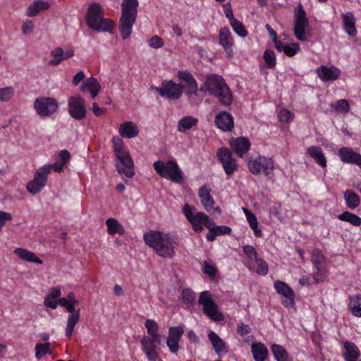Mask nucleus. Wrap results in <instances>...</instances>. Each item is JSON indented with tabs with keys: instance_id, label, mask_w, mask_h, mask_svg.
Here are the masks:
<instances>
[{
	"instance_id": "4",
	"label": "nucleus",
	"mask_w": 361,
	"mask_h": 361,
	"mask_svg": "<svg viewBox=\"0 0 361 361\" xmlns=\"http://www.w3.org/2000/svg\"><path fill=\"white\" fill-rule=\"evenodd\" d=\"M121 16L119 19L118 29L123 39H128L131 33L133 25L137 16V0H123L121 3Z\"/></svg>"
},
{
	"instance_id": "35",
	"label": "nucleus",
	"mask_w": 361,
	"mask_h": 361,
	"mask_svg": "<svg viewBox=\"0 0 361 361\" xmlns=\"http://www.w3.org/2000/svg\"><path fill=\"white\" fill-rule=\"evenodd\" d=\"M231 232V228L226 226H216L214 228H210V232L207 234V240L208 241H213L216 236L228 234Z\"/></svg>"
},
{
	"instance_id": "23",
	"label": "nucleus",
	"mask_w": 361,
	"mask_h": 361,
	"mask_svg": "<svg viewBox=\"0 0 361 361\" xmlns=\"http://www.w3.org/2000/svg\"><path fill=\"white\" fill-rule=\"evenodd\" d=\"M341 18L343 21V27L345 32L350 37H355L357 33V29L355 27V17L354 13L352 12H347L341 14Z\"/></svg>"
},
{
	"instance_id": "21",
	"label": "nucleus",
	"mask_w": 361,
	"mask_h": 361,
	"mask_svg": "<svg viewBox=\"0 0 361 361\" xmlns=\"http://www.w3.org/2000/svg\"><path fill=\"white\" fill-rule=\"evenodd\" d=\"M216 127L223 131H230L233 128V118L232 116L226 111L219 113L215 117Z\"/></svg>"
},
{
	"instance_id": "37",
	"label": "nucleus",
	"mask_w": 361,
	"mask_h": 361,
	"mask_svg": "<svg viewBox=\"0 0 361 361\" xmlns=\"http://www.w3.org/2000/svg\"><path fill=\"white\" fill-rule=\"evenodd\" d=\"M106 224L108 232L110 235H114L116 233L123 234L125 233L123 226L116 219H108Z\"/></svg>"
},
{
	"instance_id": "36",
	"label": "nucleus",
	"mask_w": 361,
	"mask_h": 361,
	"mask_svg": "<svg viewBox=\"0 0 361 361\" xmlns=\"http://www.w3.org/2000/svg\"><path fill=\"white\" fill-rule=\"evenodd\" d=\"M14 252L21 259L27 262H35L37 264H42V261L37 257L33 252H30L23 248H16Z\"/></svg>"
},
{
	"instance_id": "63",
	"label": "nucleus",
	"mask_w": 361,
	"mask_h": 361,
	"mask_svg": "<svg viewBox=\"0 0 361 361\" xmlns=\"http://www.w3.org/2000/svg\"><path fill=\"white\" fill-rule=\"evenodd\" d=\"M203 271L209 276H214L216 274V269L214 266L207 264V262H204Z\"/></svg>"
},
{
	"instance_id": "8",
	"label": "nucleus",
	"mask_w": 361,
	"mask_h": 361,
	"mask_svg": "<svg viewBox=\"0 0 361 361\" xmlns=\"http://www.w3.org/2000/svg\"><path fill=\"white\" fill-rule=\"evenodd\" d=\"M198 303L203 306V312L211 319L221 322L224 319V315L218 311L217 305L213 300L212 294L209 291H203L200 293Z\"/></svg>"
},
{
	"instance_id": "39",
	"label": "nucleus",
	"mask_w": 361,
	"mask_h": 361,
	"mask_svg": "<svg viewBox=\"0 0 361 361\" xmlns=\"http://www.w3.org/2000/svg\"><path fill=\"white\" fill-rule=\"evenodd\" d=\"M245 213L246 214V217L247 219V221L250 224V226L253 230L255 233V235L256 237H261L262 233L261 230L258 228V222L257 217L255 216L254 214L250 212L249 210L244 209Z\"/></svg>"
},
{
	"instance_id": "17",
	"label": "nucleus",
	"mask_w": 361,
	"mask_h": 361,
	"mask_svg": "<svg viewBox=\"0 0 361 361\" xmlns=\"http://www.w3.org/2000/svg\"><path fill=\"white\" fill-rule=\"evenodd\" d=\"M317 77L323 82L334 81L341 75V70L334 66L322 65L315 71Z\"/></svg>"
},
{
	"instance_id": "54",
	"label": "nucleus",
	"mask_w": 361,
	"mask_h": 361,
	"mask_svg": "<svg viewBox=\"0 0 361 361\" xmlns=\"http://www.w3.org/2000/svg\"><path fill=\"white\" fill-rule=\"evenodd\" d=\"M300 51V44L298 43L294 42L289 44H286V48L283 53L289 57L294 56L298 51Z\"/></svg>"
},
{
	"instance_id": "52",
	"label": "nucleus",
	"mask_w": 361,
	"mask_h": 361,
	"mask_svg": "<svg viewBox=\"0 0 361 361\" xmlns=\"http://www.w3.org/2000/svg\"><path fill=\"white\" fill-rule=\"evenodd\" d=\"M351 312L355 317H361V298L356 297L354 300H351Z\"/></svg>"
},
{
	"instance_id": "12",
	"label": "nucleus",
	"mask_w": 361,
	"mask_h": 361,
	"mask_svg": "<svg viewBox=\"0 0 361 361\" xmlns=\"http://www.w3.org/2000/svg\"><path fill=\"white\" fill-rule=\"evenodd\" d=\"M68 113L70 116L78 121L85 118L87 110L85 102L80 96L71 97L68 102Z\"/></svg>"
},
{
	"instance_id": "61",
	"label": "nucleus",
	"mask_w": 361,
	"mask_h": 361,
	"mask_svg": "<svg viewBox=\"0 0 361 361\" xmlns=\"http://www.w3.org/2000/svg\"><path fill=\"white\" fill-rule=\"evenodd\" d=\"M12 219V216L10 213L0 211V231L2 229V227L5 225L6 221H11Z\"/></svg>"
},
{
	"instance_id": "34",
	"label": "nucleus",
	"mask_w": 361,
	"mask_h": 361,
	"mask_svg": "<svg viewBox=\"0 0 361 361\" xmlns=\"http://www.w3.org/2000/svg\"><path fill=\"white\" fill-rule=\"evenodd\" d=\"M345 204L349 209H354L360 204V197L353 191L347 190L344 192Z\"/></svg>"
},
{
	"instance_id": "51",
	"label": "nucleus",
	"mask_w": 361,
	"mask_h": 361,
	"mask_svg": "<svg viewBox=\"0 0 361 361\" xmlns=\"http://www.w3.org/2000/svg\"><path fill=\"white\" fill-rule=\"evenodd\" d=\"M340 158H361V155L354 152L351 148L343 147L338 150Z\"/></svg>"
},
{
	"instance_id": "38",
	"label": "nucleus",
	"mask_w": 361,
	"mask_h": 361,
	"mask_svg": "<svg viewBox=\"0 0 361 361\" xmlns=\"http://www.w3.org/2000/svg\"><path fill=\"white\" fill-rule=\"evenodd\" d=\"M271 348L276 361H290L288 354L282 345L273 344Z\"/></svg>"
},
{
	"instance_id": "32",
	"label": "nucleus",
	"mask_w": 361,
	"mask_h": 361,
	"mask_svg": "<svg viewBox=\"0 0 361 361\" xmlns=\"http://www.w3.org/2000/svg\"><path fill=\"white\" fill-rule=\"evenodd\" d=\"M248 267L250 270L262 276H265L268 273V264L262 258L257 257L255 259V262H251Z\"/></svg>"
},
{
	"instance_id": "45",
	"label": "nucleus",
	"mask_w": 361,
	"mask_h": 361,
	"mask_svg": "<svg viewBox=\"0 0 361 361\" xmlns=\"http://www.w3.org/2000/svg\"><path fill=\"white\" fill-rule=\"evenodd\" d=\"M230 25L232 27L233 31L240 37H245L247 35L248 32L245 29V27L240 20L237 19L233 20V22H231Z\"/></svg>"
},
{
	"instance_id": "48",
	"label": "nucleus",
	"mask_w": 361,
	"mask_h": 361,
	"mask_svg": "<svg viewBox=\"0 0 361 361\" xmlns=\"http://www.w3.org/2000/svg\"><path fill=\"white\" fill-rule=\"evenodd\" d=\"M182 298L185 304L192 306L195 302V293L190 288H185L182 290Z\"/></svg>"
},
{
	"instance_id": "56",
	"label": "nucleus",
	"mask_w": 361,
	"mask_h": 361,
	"mask_svg": "<svg viewBox=\"0 0 361 361\" xmlns=\"http://www.w3.org/2000/svg\"><path fill=\"white\" fill-rule=\"evenodd\" d=\"M307 153L312 158H325L321 147L318 146H311L307 149Z\"/></svg>"
},
{
	"instance_id": "57",
	"label": "nucleus",
	"mask_w": 361,
	"mask_h": 361,
	"mask_svg": "<svg viewBox=\"0 0 361 361\" xmlns=\"http://www.w3.org/2000/svg\"><path fill=\"white\" fill-rule=\"evenodd\" d=\"M179 342L176 339L168 337L166 345L171 353L176 354L179 350Z\"/></svg>"
},
{
	"instance_id": "15",
	"label": "nucleus",
	"mask_w": 361,
	"mask_h": 361,
	"mask_svg": "<svg viewBox=\"0 0 361 361\" xmlns=\"http://www.w3.org/2000/svg\"><path fill=\"white\" fill-rule=\"evenodd\" d=\"M312 261L314 267L317 269V272L314 274L313 278L316 283L323 281L325 270L324 264L326 259L322 251L319 249H314L312 252Z\"/></svg>"
},
{
	"instance_id": "11",
	"label": "nucleus",
	"mask_w": 361,
	"mask_h": 361,
	"mask_svg": "<svg viewBox=\"0 0 361 361\" xmlns=\"http://www.w3.org/2000/svg\"><path fill=\"white\" fill-rule=\"evenodd\" d=\"M182 210L187 220L191 224L193 230L196 232L202 231L204 220H208V216L202 212L194 214L193 211L196 210L195 207H191L188 204H184Z\"/></svg>"
},
{
	"instance_id": "42",
	"label": "nucleus",
	"mask_w": 361,
	"mask_h": 361,
	"mask_svg": "<svg viewBox=\"0 0 361 361\" xmlns=\"http://www.w3.org/2000/svg\"><path fill=\"white\" fill-rule=\"evenodd\" d=\"M51 343L46 342L45 343H38L35 345V357L37 359H40L43 355L47 354L51 355V351L50 350Z\"/></svg>"
},
{
	"instance_id": "47",
	"label": "nucleus",
	"mask_w": 361,
	"mask_h": 361,
	"mask_svg": "<svg viewBox=\"0 0 361 361\" xmlns=\"http://www.w3.org/2000/svg\"><path fill=\"white\" fill-rule=\"evenodd\" d=\"M15 93L13 87H6L0 88V102H8L13 97Z\"/></svg>"
},
{
	"instance_id": "30",
	"label": "nucleus",
	"mask_w": 361,
	"mask_h": 361,
	"mask_svg": "<svg viewBox=\"0 0 361 361\" xmlns=\"http://www.w3.org/2000/svg\"><path fill=\"white\" fill-rule=\"evenodd\" d=\"M198 119L192 116H186L179 120L177 129L178 131L184 133L188 130L191 129L193 126H197Z\"/></svg>"
},
{
	"instance_id": "53",
	"label": "nucleus",
	"mask_w": 361,
	"mask_h": 361,
	"mask_svg": "<svg viewBox=\"0 0 361 361\" xmlns=\"http://www.w3.org/2000/svg\"><path fill=\"white\" fill-rule=\"evenodd\" d=\"M334 107L337 111L342 113H347L350 110L349 102L345 99L336 101Z\"/></svg>"
},
{
	"instance_id": "5",
	"label": "nucleus",
	"mask_w": 361,
	"mask_h": 361,
	"mask_svg": "<svg viewBox=\"0 0 361 361\" xmlns=\"http://www.w3.org/2000/svg\"><path fill=\"white\" fill-rule=\"evenodd\" d=\"M68 161L69 159H59L54 164L40 167L35 172L33 179L27 183L26 185L27 191L32 195L39 193L45 187L47 182V176L51 170L56 172H61L63 168L66 166Z\"/></svg>"
},
{
	"instance_id": "1",
	"label": "nucleus",
	"mask_w": 361,
	"mask_h": 361,
	"mask_svg": "<svg viewBox=\"0 0 361 361\" xmlns=\"http://www.w3.org/2000/svg\"><path fill=\"white\" fill-rule=\"evenodd\" d=\"M145 243L154 248L158 255L163 257H172L174 255V245H178L176 234L162 233L157 231H150L144 235Z\"/></svg>"
},
{
	"instance_id": "13",
	"label": "nucleus",
	"mask_w": 361,
	"mask_h": 361,
	"mask_svg": "<svg viewBox=\"0 0 361 361\" xmlns=\"http://www.w3.org/2000/svg\"><path fill=\"white\" fill-rule=\"evenodd\" d=\"M140 343L142 350L145 353L147 358L151 361H156L158 358L156 348L158 345L161 344V338L144 336Z\"/></svg>"
},
{
	"instance_id": "62",
	"label": "nucleus",
	"mask_w": 361,
	"mask_h": 361,
	"mask_svg": "<svg viewBox=\"0 0 361 361\" xmlns=\"http://www.w3.org/2000/svg\"><path fill=\"white\" fill-rule=\"evenodd\" d=\"M217 158H231V152L226 147H222L218 149L216 154Z\"/></svg>"
},
{
	"instance_id": "25",
	"label": "nucleus",
	"mask_w": 361,
	"mask_h": 361,
	"mask_svg": "<svg viewBox=\"0 0 361 361\" xmlns=\"http://www.w3.org/2000/svg\"><path fill=\"white\" fill-rule=\"evenodd\" d=\"M119 134L124 138H133L138 135L137 126L132 121H125L120 125Z\"/></svg>"
},
{
	"instance_id": "58",
	"label": "nucleus",
	"mask_w": 361,
	"mask_h": 361,
	"mask_svg": "<svg viewBox=\"0 0 361 361\" xmlns=\"http://www.w3.org/2000/svg\"><path fill=\"white\" fill-rule=\"evenodd\" d=\"M293 116V114L286 109H281L279 113V118L283 123H288Z\"/></svg>"
},
{
	"instance_id": "20",
	"label": "nucleus",
	"mask_w": 361,
	"mask_h": 361,
	"mask_svg": "<svg viewBox=\"0 0 361 361\" xmlns=\"http://www.w3.org/2000/svg\"><path fill=\"white\" fill-rule=\"evenodd\" d=\"M231 149L239 157L246 153L250 148V142L245 137L233 138L230 140Z\"/></svg>"
},
{
	"instance_id": "18",
	"label": "nucleus",
	"mask_w": 361,
	"mask_h": 361,
	"mask_svg": "<svg viewBox=\"0 0 361 361\" xmlns=\"http://www.w3.org/2000/svg\"><path fill=\"white\" fill-rule=\"evenodd\" d=\"M66 309L70 313L67 319L66 335L70 338L73 335L75 325L79 322L80 310V309L76 310L73 303H70Z\"/></svg>"
},
{
	"instance_id": "33",
	"label": "nucleus",
	"mask_w": 361,
	"mask_h": 361,
	"mask_svg": "<svg viewBox=\"0 0 361 361\" xmlns=\"http://www.w3.org/2000/svg\"><path fill=\"white\" fill-rule=\"evenodd\" d=\"M345 353L344 357L346 361H356L360 357V351L357 347L351 342H345L344 344Z\"/></svg>"
},
{
	"instance_id": "49",
	"label": "nucleus",
	"mask_w": 361,
	"mask_h": 361,
	"mask_svg": "<svg viewBox=\"0 0 361 361\" xmlns=\"http://www.w3.org/2000/svg\"><path fill=\"white\" fill-rule=\"evenodd\" d=\"M227 175H231L237 169L236 159H220Z\"/></svg>"
},
{
	"instance_id": "60",
	"label": "nucleus",
	"mask_w": 361,
	"mask_h": 361,
	"mask_svg": "<svg viewBox=\"0 0 361 361\" xmlns=\"http://www.w3.org/2000/svg\"><path fill=\"white\" fill-rule=\"evenodd\" d=\"M243 251L251 260L252 259H255L257 257V252L256 250L251 245H245L243 247Z\"/></svg>"
},
{
	"instance_id": "19",
	"label": "nucleus",
	"mask_w": 361,
	"mask_h": 361,
	"mask_svg": "<svg viewBox=\"0 0 361 361\" xmlns=\"http://www.w3.org/2000/svg\"><path fill=\"white\" fill-rule=\"evenodd\" d=\"M274 288L278 293L286 298V300L282 301L285 306L288 307L294 304V292L285 282L276 281L274 283Z\"/></svg>"
},
{
	"instance_id": "6",
	"label": "nucleus",
	"mask_w": 361,
	"mask_h": 361,
	"mask_svg": "<svg viewBox=\"0 0 361 361\" xmlns=\"http://www.w3.org/2000/svg\"><path fill=\"white\" fill-rule=\"evenodd\" d=\"M155 171L163 178L176 183L183 180L182 172L176 161L169 159L166 162L161 160L154 163Z\"/></svg>"
},
{
	"instance_id": "29",
	"label": "nucleus",
	"mask_w": 361,
	"mask_h": 361,
	"mask_svg": "<svg viewBox=\"0 0 361 361\" xmlns=\"http://www.w3.org/2000/svg\"><path fill=\"white\" fill-rule=\"evenodd\" d=\"M251 350L255 361H266L268 357V350L262 343L252 344Z\"/></svg>"
},
{
	"instance_id": "43",
	"label": "nucleus",
	"mask_w": 361,
	"mask_h": 361,
	"mask_svg": "<svg viewBox=\"0 0 361 361\" xmlns=\"http://www.w3.org/2000/svg\"><path fill=\"white\" fill-rule=\"evenodd\" d=\"M145 326L147 330V333L150 336L154 337L155 338H161V335L158 334L159 327L155 321L152 319H147Z\"/></svg>"
},
{
	"instance_id": "2",
	"label": "nucleus",
	"mask_w": 361,
	"mask_h": 361,
	"mask_svg": "<svg viewBox=\"0 0 361 361\" xmlns=\"http://www.w3.org/2000/svg\"><path fill=\"white\" fill-rule=\"evenodd\" d=\"M104 16V9L99 3L90 4L86 17L87 26L97 32L111 33L115 23L111 19L105 18Z\"/></svg>"
},
{
	"instance_id": "27",
	"label": "nucleus",
	"mask_w": 361,
	"mask_h": 361,
	"mask_svg": "<svg viewBox=\"0 0 361 361\" xmlns=\"http://www.w3.org/2000/svg\"><path fill=\"white\" fill-rule=\"evenodd\" d=\"M208 338L211 341L214 351L221 355L222 353L226 354L225 342L214 331H211L208 334Z\"/></svg>"
},
{
	"instance_id": "46",
	"label": "nucleus",
	"mask_w": 361,
	"mask_h": 361,
	"mask_svg": "<svg viewBox=\"0 0 361 361\" xmlns=\"http://www.w3.org/2000/svg\"><path fill=\"white\" fill-rule=\"evenodd\" d=\"M266 66L269 68H274L276 64V55L272 50L267 49L263 54Z\"/></svg>"
},
{
	"instance_id": "64",
	"label": "nucleus",
	"mask_w": 361,
	"mask_h": 361,
	"mask_svg": "<svg viewBox=\"0 0 361 361\" xmlns=\"http://www.w3.org/2000/svg\"><path fill=\"white\" fill-rule=\"evenodd\" d=\"M237 332L241 336L247 335L250 332V329L248 325L241 324L238 326Z\"/></svg>"
},
{
	"instance_id": "40",
	"label": "nucleus",
	"mask_w": 361,
	"mask_h": 361,
	"mask_svg": "<svg viewBox=\"0 0 361 361\" xmlns=\"http://www.w3.org/2000/svg\"><path fill=\"white\" fill-rule=\"evenodd\" d=\"M87 90L90 93L92 98H95L100 89L101 86L99 82L94 78L90 77L86 80Z\"/></svg>"
},
{
	"instance_id": "7",
	"label": "nucleus",
	"mask_w": 361,
	"mask_h": 361,
	"mask_svg": "<svg viewBox=\"0 0 361 361\" xmlns=\"http://www.w3.org/2000/svg\"><path fill=\"white\" fill-rule=\"evenodd\" d=\"M152 89L159 93L163 98L170 100L180 99L183 93V86L172 80H164L161 82L160 87H152Z\"/></svg>"
},
{
	"instance_id": "55",
	"label": "nucleus",
	"mask_w": 361,
	"mask_h": 361,
	"mask_svg": "<svg viewBox=\"0 0 361 361\" xmlns=\"http://www.w3.org/2000/svg\"><path fill=\"white\" fill-rule=\"evenodd\" d=\"M148 44L150 47L154 48V49H159L161 48L164 43L162 39V38L158 35H154L152 36L149 40Z\"/></svg>"
},
{
	"instance_id": "22",
	"label": "nucleus",
	"mask_w": 361,
	"mask_h": 361,
	"mask_svg": "<svg viewBox=\"0 0 361 361\" xmlns=\"http://www.w3.org/2000/svg\"><path fill=\"white\" fill-rule=\"evenodd\" d=\"M115 166L118 173L122 176L132 178L135 175L133 159H117Z\"/></svg>"
},
{
	"instance_id": "59",
	"label": "nucleus",
	"mask_w": 361,
	"mask_h": 361,
	"mask_svg": "<svg viewBox=\"0 0 361 361\" xmlns=\"http://www.w3.org/2000/svg\"><path fill=\"white\" fill-rule=\"evenodd\" d=\"M183 92L188 97V99L190 101L193 97L197 96L198 85L184 88Z\"/></svg>"
},
{
	"instance_id": "16",
	"label": "nucleus",
	"mask_w": 361,
	"mask_h": 361,
	"mask_svg": "<svg viewBox=\"0 0 361 361\" xmlns=\"http://www.w3.org/2000/svg\"><path fill=\"white\" fill-rule=\"evenodd\" d=\"M219 43L224 49L227 56L229 58L233 57V46L234 45V39L228 27H224L220 29L219 34Z\"/></svg>"
},
{
	"instance_id": "50",
	"label": "nucleus",
	"mask_w": 361,
	"mask_h": 361,
	"mask_svg": "<svg viewBox=\"0 0 361 361\" xmlns=\"http://www.w3.org/2000/svg\"><path fill=\"white\" fill-rule=\"evenodd\" d=\"M183 334H184V329H183V326H171L169 329V336L168 337L180 341Z\"/></svg>"
},
{
	"instance_id": "14",
	"label": "nucleus",
	"mask_w": 361,
	"mask_h": 361,
	"mask_svg": "<svg viewBox=\"0 0 361 361\" xmlns=\"http://www.w3.org/2000/svg\"><path fill=\"white\" fill-rule=\"evenodd\" d=\"M247 166L253 174L264 173L269 176L274 168L272 159H248Z\"/></svg>"
},
{
	"instance_id": "44",
	"label": "nucleus",
	"mask_w": 361,
	"mask_h": 361,
	"mask_svg": "<svg viewBox=\"0 0 361 361\" xmlns=\"http://www.w3.org/2000/svg\"><path fill=\"white\" fill-rule=\"evenodd\" d=\"M51 55L53 57H61L63 60L70 59L74 56V51L73 49H67L66 51H63L61 47H57L51 51Z\"/></svg>"
},
{
	"instance_id": "26",
	"label": "nucleus",
	"mask_w": 361,
	"mask_h": 361,
	"mask_svg": "<svg viewBox=\"0 0 361 361\" xmlns=\"http://www.w3.org/2000/svg\"><path fill=\"white\" fill-rule=\"evenodd\" d=\"M112 144L116 158H131L129 153L126 151V147H125L121 138L118 136L114 137L112 139Z\"/></svg>"
},
{
	"instance_id": "9",
	"label": "nucleus",
	"mask_w": 361,
	"mask_h": 361,
	"mask_svg": "<svg viewBox=\"0 0 361 361\" xmlns=\"http://www.w3.org/2000/svg\"><path fill=\"white\" fill-rule=\"evenodd\" d=\"M33 107L40 117H49L57 111L59 104L53 97H39L34 102Z\"/></svg>"
},
{
	"instance_id": "28",
	"label": "nucleus",
	"mask_w": 361,
	"mask_h": 361,
	"mask_svg": "<svg viewBox=\"0 0 361 361\" xmlns=\"http://www.w3.org/2000/svg\"><path fill=\"white\" fill-rule=\"evenodd\" d=\"M49 7L50 5L47 1L35 0L32 4L27 8L26 15L29 17H35L39 11L48 10Z\"/></svg>"
},
{
	"instance_id": "41",
	"label": "nucleus",
	"mask_w": 361,
	"mask_h": 361,
	"mask_svg": "<svg viewBox=\"0 0 361 361\" xmlns=\"http://www.w3.org/2000/svg\"><path fill=\"white\" fill-rule=\"evenodd\" d=\"M338 219L341 221L349 222L355 226L361 225V218L349 212H344L338 216Z\"/></svg>"
},
{
	"instance_id": "3",
	"label": "nucleus",
	"mask_w": 361,
	"mask_h": 361,
	"mask_svg": "<svg viewBox=\"0 0 361 361\" xmlns=\"http://www.w3.org/2000/svg\"><path fill=\"white\" fill-rule=\"evenodd\" d=\"M204 85L209 94L216 97L221 104L229 106L232 103V92L221 75H208L205 79Z\"/></svg>"
},
{
	"instance_id": "24",
	"label": "nucleus",
	"mask_w": 361,
	"mask_h": 361,
	"mask_svg": "<svg viewBox=\"0 0 361 361\" xmlns=\"http://www.w3.org/2000/svg\"><path fill=\"white\" fill-rule=\"evenodd\" d=\"M210 192L211 189L207 185H203L200 188L198 193L201 203L207 212L214 209L215 203L212 196L210 195Z\"/></svg>"
},
{
	"instance_id": "10",
	"label": "nucleus",
	"mask_w": 361,
	"mask_h": 361,
	"mask_svg": "<svg viewBox=\"0 0 361 361\" xmlns=\"http://www.w3.org/2000/svg\"><path fill=\"white\" fill-rule=\"evenodd\" d=\"M310 23L305 11L302 6L299 4L295 10L294 15V34L298 40L301 42H305L307 40L305 29L308 27Z\"/></svg>"
},
{
	"instance_id": "31",
	"label": "nucleus",
	"mask_w": 361,
	"mask_h": 361,
	"mask_svg": "<svg viewBox=\"0 0 361 361\" xmlns=\"http://www.w3.org/2000/svg\"><path fill=\"white\" fill-rule=\"evenodd\" d=\"M177 78L181 82L184 83V85H181V86H183V89L197 85V80L188 71L185 70L178 71Z\"/></svg>"
}]
</instances>
